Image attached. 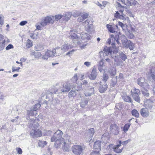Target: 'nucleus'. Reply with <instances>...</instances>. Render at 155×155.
Instances as JSON below:
<instances>
[{
  "mask_svg": "<svg viewBox=\"0 0 155 155\" xmlns=\"http://www.w3.org/2000/svg\"><path fill=\"white\" fill-rule=\"evenodd\" d=\"M54 21V16H47L42 19L40 24L42 26L45 27L50 24H53Z\"/></svg>",
  "mask_w": 155,
  "mask_h": 155,
  "instance_id": "1",
  "label": "nucleus"
},
{
  "mask_svg": "<svg viewBox=\"0 0 155 155\" xmlns=\"http://www.w3.org/2000/svg\"><path fill=\"white\" fill-rule=\"evenodd\" d=\"M65 137H66V138L65 139H64V140L63 142H61V143H63L62 149L64 151H68L69 150L70 148L69 144H70L71 142L69 140L70 139V136L67 134H66Z\"/></svg>",
  "mask_w": 155,
  "mask_h": 155,
  "instance_id": "2",
  "label": "nucleus"
},
{
  "mask_svg": "<svg viewBox=\"0 0 155 155\" xmlns=\"http://www.w3.org/2000/svg\"><path fill=\"white\" fill-rule=\"evenodd\" d=\"M132 96L134 100L138 103H140V99L139 95L140 94V90L138 89L134 88L131 91Z\"/></svg>",
  "mask_w": 155,
  "mask_h": 155,
  "instance_id": "3",
  "label": "nucleus"
},
{
  "mask_svg": "<svg viewBox=\"0 0 155 155\" xmlns=\"http://www.w3.org/2000/svg\"><path fill=\"white\" fill-rule=\"evenodd\" d=\"M30 135L32 137L35 138L41 136L42 133L39 129H32L30 131Z\"/></svg>",
  "mask_w": 155,
  "mask_h": 155,
  "instance_id": "4",
  "label": "nucleus"
},
{
  "mask_svg": "<svg viewBox=\"0 0 155 155\" xmlns=\"http://www.w3.org/2000/svg\"><path fill=\"white\" fill-rule=\"evenodd\" d=\"M64 140V139L63 138H60L54 135L51 137V142L55 141L54 144L56 147H58L60 144H61V142H63Z\"/></svg>",
  "mask_w": 155,
  "mask_h": 155,
  "instance_id": "5",
  "label": "nucleus"
},
{
  "mask_svg": "<svg viewBox=\"0 0 155 155\" xmlns=\"http://www.w3.org/2000/svg\"><path fill=\"white\" fill-rule=\"evenodd\" d=\"M74 85L70 83V81H68L66 83H64L63 85V87L61 89V91L62 92L65 93L69 91L72 88Z\"/></svg>",
  "mask_w": 155,
  "mask_h": 155,
  "instance_id": "6",
  "label": "nucleus"
},
{
  "mask_svg": "<svg viewBox=\"0 0 155 155\" xmlns=\"http://www.w3.org/2000/svg\"><path fill=\"white\" fill-rule=\"evenodd\" d=\"M72 152L75 154L80 155L83 150L82 147L80 145H74L71 148Z\"/></svg>",
  "mask_w": 155,
  "mask_h": 155,
  "instance_id": "7",
  "label": "nucleus"
},
{
  "mask_svg": "<svg viewBox=\"0 0 155 155\" xmlns=\"http://www.w3.org/2000/svg\"><path fill=\"white\" fill-rule=\"evenodd\" d=\"M72 90L69 92L68 97L70 98L74 97H76L78 94V92L80 91L81 88V85H79L78 88L76 89L73 88V87H72Z\"/></svg>",
  "mask_w": 155,
  "mask_h": 155,
  "instance_id": "8",
  "label": "nucleus"
},
{
  "mask_svg": "<svg viewBox=\"0 0 155 155\" xmlns=\"http://www.w3.org/2000/svg\"><path fill=\"white\" fill-rule=\"evenodd\" d=\"M110 134L115 135H117L119 132V128L115 124H111L110 127Z\"/></svg>",
  "mask_w": 155,
  "mask_h": 155,
  "instance_id": "9",
  "label": "nucleus"
},
{
  "mask_svg": "<svg viewBox=\"0 0 155 155\" xmlns=\"http://www.w3.org/2000/svg\"><path fill=\"white\" fill-rule=\"evenodd\" d=\"M55 56L54 54L53 51H51L48 50H47L45 52V54L42 57V58L44 60H47L48 58L50 57L53 58Z\"/></svg>",
  "mask_w": 155,
  "mask_h": 155,
  "instance_id": "10",
  "label": "nucleus"
},
{
  "mask_svg": "<svg viewBox=\"0 0 155 155\" xmlns=\"http://www.w3.org/2000/svg\"><path fill=\"white\" fill-rule=\"evenodd\" d=\"M112 53V50L111 48H104L103 51H101L99 53L101 57H102V56L104 57L105 56L108 55L109 54L111 55Z\"/></svg>",
  "mask_w": 155,
  "mask_h": 155,
  "instance_id": "11",
  "label": "nucleus"
},
{
  "mask_svg": "<svg viewBox=\"0 0 155 155\" xmlns=\"http://www.w3.org/2000/svg\"><path fill=\"white\" fill-rule=\"evenodd\" d=\"M121 40L122 44L123 46L127 48V46L129 44V42L130 41V40H128L126 38L125 36L123 35H121L120 37L119 40Z\"/></svg>",
  "mask_w": 155,
  "mask_h": 155,
  "instance_id": "12",
  "label": "nucleus"
},
{
  "mask_svg": "<svg viewBox=\"0 0 155 155\" xmlns=\"http://www.w3.org/2000/svg\"><path fill=\"white\" fill-rule=\"evenodd\" d=\"M103 61V59L101 60L98 63V69L101 72L106 70L107 68V66L105 65Z\"/></svg>",
  "mask_w": 155,
  "mask_h": 155,
  "instance_id": "13",
  "label": "nucleus"
},
{
  "mask_svg": "<svg viewBox=\"0 0 155 155\" xmlns=\"http://www.w3.org/2000/svg\"><path fill=\"white\" fill-rule=\"evenodd\" d=\"M30 127L31 129H36L39 127V125L36 120L34 119H30L29 121Z\"/></svg>",
  "mask_w": 155,
  "mask_h": 155,
  "instance_id": "14",
  "label": "nucleus"
},
{
  "mask_svg": "<svg viewBox=\"0 0 155 155\" xmlns=\"http://www.w3.org/2000/svg\"><path fill=\"white\" fill-rule=\"evenodd\" d=\"M51 91L54 94L57 92L61 93V89L59 83H57L55 85L52 86Z\"/></svg>",
  "mask_w": 155,
  "mask_h": 155,
  "instance_id": "15",
  "label": "nucleus"
},
{
  "mask_svg": "<svg viewBox=\"0 0 155 155\" xmlns=\"http://www.w3.org/2000/svg\"><path fill=\"white\" fill-rule=\"evenodd\" d=\"M153 102L150 99H147L145 101L144 104V106L148 110L151 109L153 107Z\"/></svg>",
  "mask_w": 155,
  "mask_h": 155,
  "instance_id": "16",
  "label": "nucleus"
},
{
  "mask_svg": "<svg viewBox=\"0 0 155 155\" xmlns=\"http://www.w3.org/2000/svg\"><path fill=\"white\" fill-rule=\"evenodd\" d=\"M96 71V69L94 67L91 74L88 76V77L90 80H94L96 78L97 76V72Z\"/></svg>",
  "mask_w": 155,
  "mask_h": 155,
  "instance_id": "17",
  "label": "nucleus"
},
{
  "mask_svg": "<svg viewBox=\"0 0 155 155\" xmlns=\"http://www.w3.org/2000/svg\"><path fill=\"white\" fill-rule=\"evenodd\" d=\"M114 17L117 19H122L124 20H128L129 19V18L127 17H125V15L122 14L120 15L118 11L116 12V13L114 14Z\"/></svg>",
  "mask_w": 155,
  "mask_h": 155,
  "instance_id": "18",
  "label": "nucleus"
},
{
  "mask_svg": "<svg viewBox=\"0 0 155 155\" xmlns=\"http://www.w3.org/2000/svg\"><path fill=\"white\" fill-rule=\"evenodd\" d=\"M147 110L146 108H143L140 109V112L142 117H146L149 116V112Z\"/></svg>",
  "mask_w": 155,
  "mask_h": 155,
  "instance_id": "19",
  "label": "nucleus"
},
{
  "mask_svg": "<svg viewBox=\"0 0 155 155\" xmlns=\"http://www.w3.org/2000/svg\"><path fill=\"white\" fill-rule=\"evenodd\" d=\"M88 89L85 92H84V94L86 97L90 96L94 94V87H91L90 88L89 87Z\"/></svg>",
  "mask_w": 155,
  "mask_h": 155,
  "instance_id": "20",
  "label": "nucleus"
},
{
  "mask_svg": "<svg viewBox=\"0 0 155 155\" xmlns=\"http://www.w3.org/2000/svg\"><path fill=\"white\" fill-rule=\"evenodd\" d=\"M88 16L87 13H84L81 14L80 16L78 18V20L79 22H82L86 19Z\"/></svg>",
  "mask_w": 155,
  "mask_h": 155,
  "instance_id": "21",
  "label": "nucleus"
},
{
  "mask_svg": "<svg viewBox=\"0 0 155 155\" xmlns=\"http://www.w3.org/2000/svg\"><path fill=\"white\" fill-rule=\"evenodd\" d=\"M61 48L62 52L64 53L67 51L69 49L72 48V47L68 44H65L62 45Z\"/></svg>",
  "mask_w": 155,
  "mask_h": 155,
  "instance_id": "22",
  "label": "nucleus"
},
{
  "mask_svg": "<svg viewBox=\"0 0 155 155\" xmlns=\"http://www.w3.org/2000/svg\"><path fill=\"white\" fill-rule=\"evenodd\" d=\"M54 52V54L55 57H57L60 56L63 53L62 51L61 50V48L59 47L55 48L53 50Z\"/></svg>",
  "mask_w": 155,
  "mask_h": 155,
  "instance_id": "23",
  "label": "nucleus"
},
{
  "mask_svg": "<svg viewBox=\"0 0 155 155\" xmlns=\"http://www.w3.org/2000/svg\"><path fill=\"white\" fill-rule=\"evenodd\" d=\"M74 32L75 31H70L69 32V38L74 40H77L79 39V37Z\"/></svg>",
  "mask_w": 155,
  "mask_h": 155,
  "instance_id": "24",
  "label": "nucleus"
},
{
  "mask_svg": "<svg viewBox=\"0 0 155 155\" xmlns=\"http://www.w3.org/2000/svg\"><path fill=\"white\" fill-rule=\"evenodd\" d=\"M62 20L68 21L71 17L72 15L71 13L67 12L65 14L62 15Z\"/></svg>",
  "mask_w": 155,
  "mask_h": 155,
  "instance_id": "25",
  "label": "nucleus"
},
{
  "mask_svg": "<svg viewBox=\"0 0 155 155\" xmlns=\"http://www.w3.org/2000/svg\"><path fill=\"white\" fill-rule=\"evenodd\" d=\"M119 142V144L117 145L114 147V151L116 153H121L122 152L123 149V148L120 149H119V147H120L121 146V142L120 141Z\"/></svg>",
  "mask_w": 155,
  "mask_h": 155,
  "instance_id": "26",
  "label": "nucleus"
},
{
  "mask_svg": "<svg viewBox=\"0 0 155 155\" xmlns=\"http://www.w3.org/2000/svg\"><path fill=\"white\" fill-rule=\"evenodd\" d=\"M88 102V100L85 97H84L81 100L80 105L81 107H84L87 105Z\"/></svg>",
  "mask_w": 155,
  "mask_h": 155,
  "instance_id": "27",
  "label": "nucleus"
},
{
  "mask_svg": "<svg viewBox=\"0 0 155 155\" xmlns=\"http://www.w3.org/2000/svg\"><path fill=\"white\" fill-rule=\"evenodd\" d=\"M101 142L100 141H96L94 143V148L95 149H97L99 151L101 150Z\"/></svg>",
  "mask_w": 155,
  "mask_h": 155,
  "instance_id": "28",
  "label": "nucleus"
},
{
  "mask_svg": "<svg viewBox=\"0 0 155 155\" xmlns=\"http://www.w3.org/2000/svg\"><path fill=\"white\" fill-rule=\"evenodd\" d=\"M115 64L117 66H122V62L118 56H115L114 58Z\"/></svg>",
  "mask_w": 155,
  "mask_h": 155,
  "instance_id": "29",
  "label": "nucleus"
},
{
  "mask_svg": "<svg viewBox=\"0 0 155 155\" xmlns=\"http://www.w3.org/2000/svg\"><path fill=\"white\" fill-rule=\"evenodd\" d=\"M107 85L105 83L103 85H101L99 88V91L101 93L104 92L107 89Z\"/></svg>",
  "mask_w": 155,
  "mask_h": 155,
  "instance_id": "30",
  "label": "nucleus"
},
{
  "mask_svg": "<svg viewBox=\"0 0 155 155\" xmlns=\"http://www.w3.org/2000/svg\"><path fill=\"white\" fill-rule=\"evenodd\" d=\"M91 22L89 19H87L85 21L83 22V25L88 29H90L91 27Z\"/></svg>",
  "mask_w": 155,
  "mask_h": 155,
  "instance_id": "31",
  "label": "nucleus"
},
{
  "mask_svg": "<svg viewBox=\"0 0 155 155\" xmlns=\"http://www.w3.org/2000/svg\"><path fill=\"white\" fill-rule=\"evenodd\" d=\"M81 85L82 86L83 89L86 90L89 87V84L88 83L87 81L84 80L82 81Z\"/></svg>",
  "mask_w": 155,
  "mask_h": 155,
  "instance_id": "32",
  "label": "nucleus"
},
{
  "mask_svg": "<svg viewBox=\"0 0 155 155\" xmlns=\"http://www.w3.org/2000/svg\"><path fill=\"white\" fill-rule=\"evenodd\" d=\"M148 77L153 80L155 79V71L150 70L148 73Z\"/></svg>",
  "mask_w": 155,
  "mask_h": 155,
  "instance_id": "33",
  "label": "nucleus"
},
{
  "mask_svg": "<svg viewBox=\"0 0 155 155\" xmlns=\"http://www.w3.org/2000/svg\"><path fill=\"white\" fill-rule=\"evenodd\" d=\"M144 81V79L143 78L141 77L137 79V83L140 86L142 87L145 83Z\"/></svg>",
  "mask_w": 155,
  "mask_h": 155,
  "instance_id": "34",
  "label": "nucleus"
},
{
  "mask_svg": "<svg viewBox=\"0 0 155 155\" xmlns=\"http://www.w3.org/2000/svg\"><path fill=\"white\" fill-rule=\"evenodd\" d=\"M35 49L36 51H41L44 49L42 45L38 44L35 47Z\"/></svg>",
  "mask_w": 155,
  "mask_h": 155,
  "instance_id": "35",
  "label": "nucleus"
},
{
  "mask_svg": "<svg viewBox=\"0 0 155 155\" xmlns=\"http://www.w3.org/2000/svg\"><path fill=\"white\" fill-rule=\"evenodd\" d=\"M110 36L111 38H114V40L116 41L117 43H120L119 40L120 36L118 35H114L112 34Z\"/></svg>",
  "mask_w": 155,
  "mask_h": 155,
  "instance_id": "36",
  "label": "nucleus"
},
{
  "mask_svg": "<svg viewBox=\"0 0 155 155\" xmlns=\"http://www.w3.org/2000/svg\"><path fill=\"white\" fill-rule=\"evenodd\" d=\"M117 82V76L112 78L110 85L112 87H114L116 84Z\"/></svg>",
  "mask_w": 155,
  "mask_h": 155,
  "instance_id": "37",
  "label": "nucleus"
},
{
  "mask_svg": "<svg viewBox=\"0 0 155 155\" xmlns=\"http://www.w3.org/2000/svg\"><path fill=\"white\" fill-rule=\"evenodd\" d=\"M27 113L29 116H36V115L37 114L36 112H35V111L33 110V109L31 110H27Z\"/></svg>",
  "mask_w": 155,
  "mask_h": 155,
  "instance_id": "38",
  "label": "nucleus"
},
{
  "mask_svg": "<svg viewBox=\"0 0 155 155\" xmlns=\"http://www.w3.org/2000/svg\"><path fill=\"white\" fill-rule=\"evenodd\" d=\"M47 142L44 141L39 140L38 145L40 147H43L47 144Z\"/></svg>",
  "mask_w": 155,
  "mask_h": 155,
  "instance_id": "39",
  "label": "nucleus"
},
{
  "mask_svg": "<svg viewBox=\"0 0 155 155\" xmlns=\"http://www.w3.org/2000/svg\"><path fill=\"white\" fill-rule=\"evenodd\" d=\"M107 27L109 31L110 32L112 33H114L115 32V30L111 25L109 24H107Z\"/></svg>",
  "mask_w": 155,
  "mask_h": 155,
  "instance_id": "40",
  "label": "nucleus"
},
{
  "mask_svg": "<svg viewBox=\"0 0 155 155\" xmlns=\"http://www.w3.org/2000/svg\"><path fill=\"white\" fill-rule=\"evenodd\" d=\"M62 134V132L60 130H58L54 133V135L60 138H62L61 136Z\"/></svg>",
  "mask_w": 155,
  "mask_h": 155,
  "instance_id": "41",
  "label": "nucleus"
},
{
  "mask_svg": "<svg viewBox=\"0 0 155 155\" xmlns=\"http://www.w3.org/2000/svg\"><path fill=\"white\" fill-rule=\"evenodd\" d=\"M135 44L132 42L130 41L129 42V44L127 46V48H129L130 50H132L134 48Z\"/></svg>",
  "mask_w": 155,
  "mask_h": 155,
  "instance_id": "42",
  "label": "nucleus"
},
{
  "mask_svg": "<svg viewBox=\"0 0 155 155\" xmlns=\"http://www.w3.org/2000/svg\"><path fill=\"white\" fill-rule=\"evenodd\" d=\"M131 113L132 115L136 117H139V114L136 110L134 109L131 112Z\"/></svg>",
  "mask_w": 155,
  "mask_h": 155,
  "instance_id": "43",
  "label": "nucleus"
},
{
  "mask_svg": "<svg viewBox=\"0 0 155 155\" xmlns=\"http://www.w3.org/2000/svg\"><path fill=\"white\" fill-rule=\"evenodd\" d=\"M121 2L122 4H124L127 6H129L131 5L130 2L128 0H121Z\"/></svg>",
  "mask_w": 155,
  "mask_h": 155,
  "instance_id": "44",
  "label": "nucleus"
},
{
  "mask_svg": "<svg viewBox=\"0 0 155 155\" xmlns=\"http://www.w3.org/2000/svg\"><path fill=\"white\" fill-rule=\"evenodd\" d=\"M142 93L145 97H148L149 96V94L147 90H143L142 91Z\"/></svg>",
  "mask_w": 155,
  "mask_h": 155,
  "instance_id": "45",
  "label": "nucleus"
},
{
  "mask_svg": "<svg viewBox=\"0 0 155 155\" xmlns=\"http://www.w3.org/2000/svg\"><path fill=\"white\" fill-rule=\"evenodd\" d=\"M126 35L127 37L130 39H133L134 37V35L131 32H130L129 31L127 32Z\"/></svg>",
  "mask_w": 155,
  "mask_h": 155,
  "instance_id": "46",
  "label": "nucleus"
},
{
  "mask_svg": "<svg viewBox=\"0 0 155 155\" xmlns=\"http://www.w3.org/2000/svg\"><path fill=\"white\" fill-rule=\"evenodd\" d=\"M123 99L126 102H132V100L131 98L128 96L126 95L123 97Z\"/></svg>",
  "mask_w": 155,
  "mask_h": 155,
  "instance_id": "47",
  "label": "nucleus"
},
{
  "mask_svg": "<svg viewBox=\"0 0 155 155\" xmlns=\"http://www.w3.org/2000/svg\"><path fill=\"white\" fill-rule=\"evenodd\" d=\"M109 72L111 76H114L116 74V70L114 68L111 69H110L109 71Z\"/></svg>",
  "mask_w": 155,
  "mask_h": 155,
  "instance_id": "48",
  "label": "nucleus"
},
{
  "mask_svg": "<svg viewBox=\"0 0 155 155\" xmlns=\"http://www.w3.org/2000/svg\"><path fill=\"white\" fill-rule=\"evenodd\" d=\"M94 133V128H92L88 130V134L90 135V138H91Z\"/></svg>",
  "mask_w": 155,
  "mask_h": 155,
  "instance_id": "49",
  "label": "nucleus"
},
{
  "mask_svg": "<svg viewBox=\"0 0 155 155\" xmlns=\"http://www.w3.org/2000/svg\"><path fill=\"white\" fill-rule=\"evenodd\" d=\"M119 55L121 59L124 61H125L127 58L126 55L122 52L119 53Z\"/></svg>",
  "mask_w": 155,
  "mask_h": 155,
  "instance_id": "50",
  "label": "nucleus"
},
{
  "mask_svg": "<svg viewBox=\"0 0 155 155\" xmlns=\"http://www.w3.org/2000/svg\"><path fill=\"white\" fill-rule=\"evenodd\" d=\"M109 78L108 75L105 72H104L103 76V80L105 82V83L107 81Z\"/></svg>",
  "mask_w": 155,
  "mask_h": 155,
  "instance_id": "51",
  "label": "nucleus"
},
{
  "mask_svg": "<svg viewBox=\"0 0 155 155\" xmlns=\"http://www.w3.org/2000/svg\"><path fill=\"white\" fill-rule=\"evenodd\" d=\"M5 40H3L2 42L0 41V51L2 50L5 47Z\"/></svg>",
  "mask_w": 155,
  "mask_h": 155,
  "instance_id": "52",
  "label": "nucleus"
},
{
  "mask_svg": "<svg viewBox=\"0 0 155 155\" xmlns=\"http://www.w3.org/2000/svg\"><path fill=\"white\" fill-rule=\"evenodd\" d=\"M82 38H83L84 39L86 38L87 40H89L91 39V36L85 33L84 34L82 35L81 36Z\"/></svg>",
  "mask_w": 155,
  "mask_h": 155,
  "instance_id": "53",
  "label": "nucleus"
},
{
  "mask_svg": "<svg viewBox=\"0 0 155 155\" xmlns=\"http://www.w3.org/2000/svg\"><path fill=\"white\" fill-rule=\"evenodd\" d=\"M41 104L39 103L36 104L35 105L33 106V111H35L36 112V110L40 107Z\"/></svg>",
  "mask_w": 155,
  "mask_h": 155,
  "instance_id": "54",
  "label": "nucleus"
},
{
  "mask_svg": "<svg viewBox=\"0 0 155 155\" xmlns=\"http://www.w3.org/2000/svg\"><path fill=\"white\" fill-rule=\"evenodd\" d=\"M130 124L129 123L125 125L124 127V132H127L130 127Z\"/></svg>",
  "mask_w": 155,
  "mask_h": 155,
  "instance_id": "55",
  "label": "nucleus"
},
{
  "mask_svg": "<svg viewBox=\"0 0 155 155\" xmlns=\"http://www.w3.org/2000/svg\"><path fill=\"white\" fill-rule=\"evenodd\" d=\"M62 15L59 14L55 15V20L58 21L59 20H62Z\"/></svg>",
  "mask_w": 155,
  "mask_h": 155,
  "instance_id": "56",
  "label": "nucleus"
},
{
  "mask_svg": "<svg viewBox=\"0 0 155 155\" xmlns=\"http://www.w3.org/2000/svg\"><path fill=\"white\" fill-rule=\"evenodd\" d=\"M32 45V43L31 42L30 40L28 39L26 45V46L27 48H29Z\"/></svg>",
  "mask_w": 155,
  "mask_h": 155,
  "instance_id": "57",
  "label": "nucleus"
},
{
  "mask_svg": "<svg viewBox=\"0 0 155 155\" xmlns=\"http://www.w3.org/2000/svg\"><path fill=\"white\" fill-rule=\"evenodd\" d=\"M78 80V74H75L74 76L71 79V80L73 82V83H75Z\"/></svg>",
  "mask_w": 155,
  "mask_h": 155,
  "instance_id": "58",
  "label": "nucleus"
},
{
  "mask_svg": "<svg viewBox=\"0 0 155 155\" xmlns=\"http://www.w3.org/2000/svg\"><path fill=\"white\" fill-rule=\"evenodd\" d=\"M33 54L35 57L36 58H39V57H41V53L37 52H34Z\"/></svg>",
  "mask_w": 155,
  "mask_h": 155,
  "instance_id": "59",
  "label": "nucleus"
},
{
  "mask_svg": "<svg viewBox=\"0 0 155 155\" xmlns=\"http://www.w3.org/2000/svg\"><path fill=\"white\" fill-rule=\"evenodd\" d=\"M46 98H47V97H48L49 98H52V92L49 91H46Z\"/></svg>",
  "mask_w": 155,
  "mask_h": 155,
  "instance_id": "60",
  "label": "nucleus"
},
{
  "mask_svg": "<svg viewBox=\"0 0 155 155\" xmlns=\"http://www.w3.org/2000/svg\"><path fill=\"white\" fill-rule=\"evenodd\" d=\"M81 14V13L79 12L75 11L72 14V16L75 17H77Z\"/></svg>",
  "mask_w": 155,
  "mask_h": 155,
  "instance_id": "61",
  "label": "nucleus"
},
{
  "mask_svg": "<svg viewBox=\"0 0 155 155\" xmlns=\"http://www.w3.org/2000/svg\"><path fill=\"white\" fill-rule=\"evenodd\" d=\"M142 86L143 87L144 89L147 90L149 88V85L147 83L145 82L143 86Z\"/></svg>",
  "mask_w": 155,
  "mask_h": 155,
  "instance_id": "62",
  "label": "nucleus"
},
{
  "mask_svg": "<svg viewBox=\"0 0 155 155\" xmlns=\"http://www.w3.org/2000/svg\"><path fill=\"white\" fill-rule=\"evenodd\" d=\"M90 155H100L99 151H94L91 152Z\"/></svg>",
  "mask_w": 155,
  "mask_h": 155,
  "instance_id": "63",
  "label": "nucleus"
},
{
  "mask_svg": "<svg viewBox=\"0 0 155 155\" xmlns=\"http://www.w3.org/2000/svg\"><path fill=\"white\" fill-rule=\"evenodd\" d=\"M37 34H35L34 33H31L30 35V37L32 39L36 38L37 37Z\"/></svg>",
  "mask_w": 155,
  "mask_h": 155,
  "instance_id": "64",
  "label": "nucleus"
}]
</instances>
